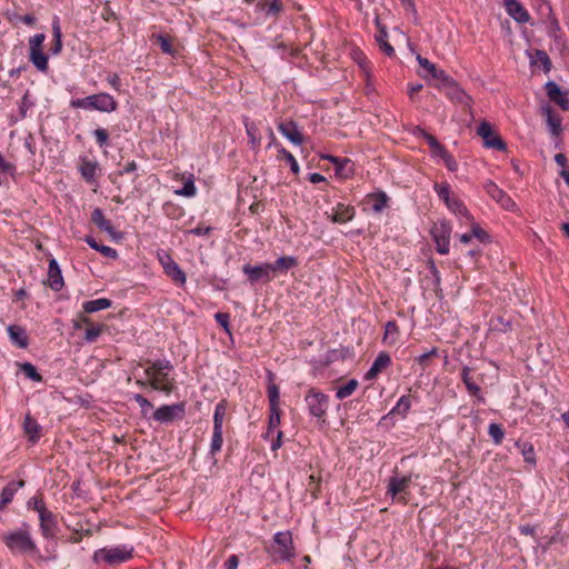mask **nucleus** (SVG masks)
<instances>
[{
    "label": "nucleus",
    "mask_w": 569,
    "mask_h": 569,
    "mask_svg": "<svg viewBox=\"0 0 569 569\" xmlns=\"http://www.w3.org/2000/svg\"><path fill=\"white\" fill-rule=\"evenodd\" d=\"M1 541L10 550L12 555H24L34 558L36 560H56L57 556L52 555L44 558L36 542L33 541L29 531V526L23 523L22 528L2 532L0 536Z\"/></svg>",
    "instance_id": "obj_1"
},
{
    "label": "nucleus",
    "mask_w": 569,
    "mask_h": 569,
    "mask_svg": "<svg viewBox=\"0 0 569 569\" xmlns=\"http://www.w3.org/2000/svg\"><path fill=\"white\" fill-rule=\"evenodd\" d=\"M148 365L144 369V375L149 378V387L153 390L161 391L170 395L173 391V378L169 372L172 370V365L169 360H147Z\"/></svg>",
    "instance_id": "obj_2"
},
{
    "label": "nucleus",
    "mask_w": 569,
    "mask_h": 569,
    "mask_svg": "<svg viewBox=\"0 0 569 569\" xmlns=\"http://www.w3.org/2000/svg\"><path fill=\"white\" fill-rule=\"evenodd\" d=\"M412 479L413 476L411 473L399 475L397 471H395V475L388 480L386 496L390 497L392 502L407 506L411 497L410 487Z\"/></svg>",
    "instance_id": "obj_3"
},
{
    "label": "nucleus",
    "mask_w": 569,
    "mask_h": 569,
    "mask_svg": "<svg viewBox=\"0 0 569 569\" xmlns=\"http://www.w3.org/2000/svg\"><path fill=\"white\" fill-rule=\"evenodd\" d=\"M133 547L128 545H119L114 547H104L93 552L94 562H106L116 566L130 560L133 557Z\"/></svg>",
    "instance_id": "obj_4"
},
{
    "label": "nucleus",
    "mask_w": 569,
    "mask_h": 569,
    "mask_svg": "<svg viewBox=\"0 0 569 569\" xmlns=\"http://www.w3.org/2000/svg\"><path fill=\"white\" fill-rule=\"evenodd\" d=\"M305 401L307 403L310 416L325 423L327 411L330 405L329 396L315 388H311L306 393Z\"/></svg>",
    "instance_id": "obj_5"
},
{
    "label": "nucleus",
    "mask_w": 569,
    "mask_h": 569,
    "mask_svg": "<svg viewBox=\"0 0 569 569\" xmlns=\"http://www.w3.org/2000/svg\"><path fill=\"white\" fill-rule=\"evenodd\" d=\"M272 552L274 561H290L295 558L292 536L289 531H279L273 536Z\"/></svg>",
    "instance_id": "obj_6"
},
{
    "label": "nucleus",
    "mask_w": 569,
    "mask_h": 569,
    "mask_svg": "<svg viewBox=\"0 0 569 569\" xmlns=\"http://www.w3.org/2000/svg\"><path fill=\"white\" fill-rule=\"evenodd\" d=\"M159 263L163 269V273L177 286L183 287L187 282V276L179 264L173 260L171 254L164 250L157 253Z\"/></svg>",
    "instance_id": "obj_7"
},
{
    "label": "nucleus",
    "mask_w": 569,
    "mask_h": 569,
    "mask_svg": "<svg viewBox=\"0 0 569 569\" xmlns=\"http://www.w3.org/2000/svg\"><path fill=\"white\" fill-rule=\"evenodd\" d=\"M186 415L184 402L163 405L153 412V419L161 423H170L174 420H182Z\"/></svg>",
    "instance_id": "obj_8"
},
{
    "label": "nucleus",
    "mask_w": 569,
    "mask_h": 569,
    "mask_svg": "<svg viewBox=\"0 0 569 569\" xmlns=\"http://www.w3.org/2000/svg\"><path fill=\"white\" fill-rule=\"evenodd\" d=\"M477 133L482 138L486 148L506 151L507 144L501 137L492 131L491 124L482 121L477 128Z\"/></svg>",
    "instance_id": "obj_9"
},
{
    "label": "nucleus",
    "mask_w": 569,
    "mask_h": 569,
    "mask_svg": "<svg viewBox=\"0 0 569 569\" xmlns=\"http://www.w3.org/2000/svg\"><path fill=\"white\" fill-rule=\"evenodd\" d=\"M269 262L252 266L247 263L242 267V272L247 276L248 281L251 284L262 281L268 283L273 280L271 270L268 268Z\"/></svg>",
    "instance_id": "obj_10"
},
{
    "label": "nucleus",
    "mask_w": 569,
    "mask_h": 569,
    "mask_svg": "<svg viewBox=\"0 0 569 569\" xmlns=\"http://www.w3.org/2000/svg\"><path fill=\"white\" fill-rule=\"evenodd\" d=\"M450 233L451 228L447 222H440L435 224L431 230L432 238L436 242L437 252L440 254H447L450 248Z\"/></svg>",
    "instance_id": "obj_11"
},
{
    "label": "nucleus",
    "mask_w": 569,
    "mask_h": 569,
    "mask_svg": "<svg viewBox=\"0 0 569 569\" xmlns=\"http://www.w3.org/2000/svg\"><path fill=\"white\" fill-rule=\"evenodd\" d=\"M390 201V198L385 191H377L368 193L362 200L363 211H371L373 213H381Z\"/></svg>",
    "instance_id": "obj_12"
},
{
    "label": "nucleus",
    "mask_w": 569,
    "mask_h": 569,
    "mask_svg": "<svg viewBox=\"0 0 569 569\" xmlns=\"http://www.w3.org/2000/svg\"><path fill=\"white\" fill-rule=\"evenodd\" d=\"M39 527L44 539H54L58 535V517L49 509L39 515Z\"/></svg>",
    "instance_id": "obj_13"
},
{
    "label": "nucleus",
    "mask_w": 569,
    "mask_h": 569,
    "mask_svg": "<svg viewBox=\"0 0 569 569\" xmlns=\"http://www.w3.org/2000/svg\"><path fill=\"white\" fill-rule=\"evenodd\" d=\"M90 220L100 231L106 232L112 240L118 241L122 238L121 233L117 231L112 222L104 217L100 208L93 209Z\"/></svg>",
    "instance_id": "obj_14"
},
{
    "label": "nucleus",
    "mask_w": 569,
    "mask_h": 569,
    "mask_svg": "<svg viewBox=\"0 0 569 569\" xmlns=\"http://www.w3.org/2000/svg\"><path fill=\"white\" fill-rule=\"evenodd\" d=\"M485 190L487 194L492 198L496 202H498L503 209L513 211L517 207L516 202L511 199L509 194H507L501 188H499L495 182L488 181L485 184Z\"/></svg>",
    "instance_id": "obj_15"
},
{
    "label": "nucleus",
    "mask_w": 569,
    "mask_h": 569,
    "mask_svg": "<svg viewBox=\"0 0 569 569\" xmlns=\"http://www.w3.org/2000/svg\"><path fill=\"white\" fill-rule=\"evenodd\" d=\"M321 159L330 161L335 166L336 176L342 180L353 176V163L349 158H340L332 154H323Z\"/></svg>",
    "instance_id": "obj_16"
},
{
    "label": "nucleus",
    "mask_w": 569,
    "mask_h": 569,
    "mask_svg": "<svg viewBox=\"0 0 569 569\" xmlns=\"http://www.w3.org/2000/svg\"><path fill=\"white\" fill-rule=\"evenodd\" d=\"M256 11L263 13L264 19L277 21L284 11V6L281 0H258Z\"/></svg>",
    "instance_id": "obj_17"
},
{
    "label": "nucleus",
    "mask_w": 569,
    "mask_h": 569,
    "mask_svg": "<svg viewBox=\"0 0 569 569\" xmlns=\"http://www.w3.org/2000/svg\"><path fill=\"white\" fill-rule=\"evenodd\" d=\"M546 92L552 102L558 104L563 111H569V91L562 90L553 81H548L546 83Z\"/></svg>",
    "instance_id": "obj_18"
},
{
    "label": "nucleus",
    "mask_w": 569,
    "mask_h": 569,
    "mask_svg": "<svg viewBox=\"0 0 569 569\" xmlns=\"http://www.w3.org/2000/svg\"><path fill=\"white\" fill-rule=\"evenodd\" d=\"M279 132L287 138L292 144L301 146L305 141L302 132L298 124L292 120L280 121L277 126Z\"/></svg>",
    "instance_id": "obj_19"
},
{
    "label": "nucleus",
    "mask_w": 569,
    "mask_h": 569,
    "mask_svg": "<svg viewBox=\"0 0 569 569\" xmlns=\"http://www.w3.org/2000/svg\"><path fill=\"white\" fill-rule=\"evenodd\" d=\"M503 6L507 13L517 22L526 23L530 20L528 10L519 0H503Z\"/></svg>",
    "instance_id": "obj_20"
},
{
    "label": "nucleus",
    "mask_w": 569,
    "mask_h": 569,
    "mask_svg": "<svg viewBox=\"0 0 569 569\" xmlns=\"http://www.w3.org/2000/svg\"><path fill=\"white\" fill-rule=\"evenodd\" d=\"M445 82L450 84V88L448 91V97L450 98V100L453 101L455 103L462 106L465 109L470 111L472 98L466 91H463L459 86H457V83L453 82L451 78L449 81H445Z\"/></svg>",
    "instance_id": "obj_21"
},
{
    "label": "nucleus",
    "mask_w": 569,
    "mask_h": 569,
    "mask_svg": "<svg viewBox=\"0 0 569 569\" xmlns=\"http://www.w3.org/2000/svg\"><path fill=\"white\" fill-rule=\"evenodd\" d=\"M46 283L53 290L60 291L63 288L64 281L61 269L54 258L49 260L48 278Z\"/></svg>",
    "instance_id": "obj_22"
},
{
    "label": "nucleus",
    "mask_w": 569,
    "mask_h": 569,
    "mask_svg": "<svg viewBox=\"0 0 569 569\" xmlns=\"http://www.w3.org/2000/svg\"><path fill=\"white\" fill-rule=\"evenodd\" d=\"M299 264V261L296 257L292 256H283L278 258L274 262H269V269L271 270L272 277L279 274H287V272L296 268Z\"/></svg>",
    "instance_id": "obj_23"
},
{
    "label": "nucleus",
    "mask_w": 569,
    "mask_h": 569,
    "mask_svg": "<svg viewBox=\"0 0 569 569\" xmlns=\"http://www.w3.org/2000/svg\"><path fill=\"white\" fill-rule=\"evenodd\" d=\"M391 365V357L382 351L375 359L372 366L365 375L366 380H375L385 369Z\"/></svg>",
    "instance_id": "obj_24"
},
{
    "label": "nucleus",
    "mask_w": 569,
    "mask_h": 569,
    "mask_svg": "<svg viewBox=\"0 0 569 569\" xmlns=\"http://www.w3.org/2000/svg\"><path fill=\"white\" fill-rule=\"evenodd\" d=\"M223 445V428L213 427L212 436L210 440L208 458L211 460L212 465H217L218 459L217 455L220 453Z\"/></svg>",
    "instance_id": "obj_25"
},
{
    "label": "nucleus",
    "mask_w": 569,
    "mask_h": 569,
    "mask_svg": "<svg viewBox=\"0 0 569 569\" xmlns=\"http://www.w3.org/2000/svg\"><path fill=\"white\" fill-rule=\"evenodd\" d=\"M412 402H419V396L417 393L401 396L396 406L391 409L390 415H397L401 418H406L410 411Z\"/></svg>",
    "instance_id": "obj_26"
},
{
    "label": "nucleus",
    "mask_w": 569,
    "mask_h": 569,
    "mask_svg": "<svg viewBox=\"0 0 569 569\" xmlns=\"http://www.w3.org/2000/svg\"><path fill=\"white\" fill-rule=\"evenodd\" d=\"M7 331L11 343L16 347L24 349L29 346V338L23 327L19 325H10L7 328Z\"/></svg>",
    "instance_id": "obj_27"
},
{
    "label": "nucleus",
    "mask_w": 569,
    "mask_h": 569,
    "mask_svg": "<svg viewBox=\"0 0 569 569\" xmlns=\"http://www.w3.org/2000/svg\"><path fill=\"white\" fill-rule=\"evenodd\" d=\"M94 100L97 102V111L111 113L118 110V101L108 92L94 93Z\"/></svg>",
    "instance_id": "obj_28"
},
{
    "label": "nucleus",
    "mask_w": 569,
    "mask_h": 569,
    "mask_svg": "<svg viewBox=\"0 0 569 569\" xmlns=\"http://www.w3.org/2000/svg\"><path fill=\"white\" fill-rule=\"evenodd\" d=\"M331 221L336 223H346L356 216L355 207L339 202L333 209Z\"/></svg>",
    "instance_id": "obj_29"
},
{
    "label": "nucleus",
    "mask_w": 569,
    "mask_h": 569,
    "mask_svg": "<svg viewBox=\"0 0 569 569\" xmlns=\"http://www.w3.org/2000/svg\"><path fill=\"white\" fill-rule=\"evenodd\" d=\"M460 375L469 395L476 397L479 401L483 402L485 398L481 393L480 387L477 385L476 380L471 376V369L469 367H463L461 369Z\"/></svg>",
    "instance_id": "obj_30"
},
{
    "label": "nucleus",
    "mask_w": 569,
    "mask_h": 569,
    "mask_svg": "<svg viewBox=\"0 0 569 569\" xmlns=\"http://www.w3.org/2000/svg\"><path fill=\"white\" fill-rule=\"evenodd\" d=\"M160 47L161 51L173 58L179 56V50L174 46V39L168 34L157 33L151 37Z\"/></svg>",
    "instance_id": "obj_31"
},
{
    "label": "nucleus",
    "mask_w": 569,
    "mask_h": 569,
    "mask_svg": "<svg viewBox=\"0 0 569 569\" xmlns=\"http://www.w3.org/2000/svg\"><path fill=\"white\" fill-rule=\"evenodd\" d=\"M542 114L546 117L550 133L555 137L560 136L562 132L561 118L549 106L542 108Z\"/></svg>",
    "instance_id": "obj_32"
},
{
    "label": "nucleus",
    "mask_w": 569,
    "mask_h": 569,
    "mask_svg": "<svg viewBox=\"0 0 569 569\" xmlns=\"http://www.w3.org/2000/svg\"><path fill=\"white\" fill-rule=\"evenodd\" d=\"M24 480L11 481L9 482L0 493V509L9 505L17 491L24 487Z\"/></svg>",
    "instance_id": "obj_33"
},
{
    "label": "nucleus",
    "mask_w": 569,
    "mask_h": 569,
    "mask_svg": "<svg viewBox=\"0 0 569 569\" xmlns=\"http://www.w3.org/2000/svg\"><path fill=\"white\" fill-rule=\"evenodd\" d=\"M417 61L419 66L423 68L433 79L441 80L443 82L450 80V77H448L443 70L438 69L436 64L430 62L427 58L418 54Z\"/></svg>",
    "instance_id": "obj_34"
},
{
    "label": "nucleus",
    "mask_w": 569,
    "mask_h": 569,
    "mask_svg": "<svg viewBox=\"0 0 569 569\" xmlns=\"http://www.w3.org/2000/svg\"><path fill=\"white\" fill-rule=\"evenodd\" d=\"M98 170V162L82 158L79 164V171L81 177L89 183L96 181Z\"/></svg>",
    "instance_id": "obj_35"
},
{
    "label": "nucleus",
    "mask_w": 569,
    "mask_h": 569,
    "mask_svg": "<svg viewBox=\"0 0 569 569\" xmlns=\"http://www.w3.org/2000/svg\"><path fill=\"white\" fill-rule=\"evenodd\" d=\"M41 426L34 418L27 415L23 421V431L31 442H37L41 437Z\"/></svg>",
    "instance_id": "obj_36"
},
{
    "label": "nucleus",
    "mask_w": 569,
    "mask_h": 569,
    "mask_svg": "<svg viewBox=\"0 0 569 569\" xmlns=\"http://www.w3.org/2000/svg\"><path fill=\"white\" fill-rule=\"evenodd\" d=\"M29 60L40 72L46 73L49 69L48 56L42 49L29 50Z\"/></svg>",
    "instance_id": "obj_37"
},
{
    "label": "nucleus",
    "mask_w": 569,
    "mask_h": 569,
    "mask_svg": "<svg viewBox=\"0 0 569 569\" xmlns=\"http://www.w3.org/2000/svg\"><path fill=\"white\" fill-rule=\"evenodd\" d=\"M400 330L396 321L391 320L385 325V333L382 342L388 346H393L399 341Z\"/></svg>",
    "instance_id": "obj_38"
},
{
    "label": "nucleus",
    "mask_w": 569,
    "mask_h": 569,
    "mask_svg": "<svg viewBox=\"0 0 569 569\" xmlns=\"http://www.w3.org/2000/svg\"><path fill=\"white\" fill-rule=\"evenodd\" d=\"M112 301L108 298H98L94 300H88L82 303V310L84 313H93L100 310L110 308Z\"/></svg>",
    "instance_id": "obj_39"
},
{
    "label": "nucleus",
    "mask_w": 569,
    "mask_h": 569,
    "mask_svg": "<svg viewBox=\"0 0 569 569\" xmlns=\"http://www.w3.org/2000/svg\"><path fill=\"white\" fill-rule=\"evenodd\" d=\"M86 243L93 250L100 252L103 257L110 258V259H117L118 252L116 249L100 244L96 241V239L91 236H87L84 238Z\"/></svg>",
    "instance_id": "obj_40"
},
{
    "label": "nucleus",
    "mask_w": 569,
    "mask_h": 569,
    "mask_svg": "<svg viewBox=\"0 0 569 569\" xmlns=\"http://www.w3.org/2000/svg\"><path fill=\"white\" fill-rule=\"evenodd\" d=\"M423 137L430 148L432 157H438L442 160L449 153L446 147L441 144L432 134L425 132Z\"/></svg>",
    "instance_id": "obj_41"
},
{
    "label": "nucleus",
    "mask_w": 569,
    "mask_h": 569,
    "mask_svg": "<svg viewBox=\"0 0 569 569\" xmlns=\"http://www.w3.org/2000/svg\"><path fill=\"white\" fill-rule=\"evenodd\" d=\"M446 207L455 214L466 217L467 219H470L469 211L467 207L463 204V202L452 194L450 199L445 203Z\"/></svg>",
    "instance_id": "obj_42"
},
{
    "label": "nucleus",
    "mask_w": 569,
    "mask_h": 569,
    "mask_svg": "<svg viewBox=\"0 0 569 569\" xmlns=\"http://www.w3.org/2000/svg\"><path fill=\"white\" fill-rule=\"evenodd\" d=\"M277 160L286 161L290 166V170L295 176H298L300 173V166L297 159L286 148H279V153H277Z\"/></svg>",
    "instance_id": "obj_43"
},
{
    "label": "nucleus",
    "mask_w": 569,
    "mask_h": 569,
    "mask_svg": "<svg viewBox=\"0 0 569 569\" xmlns=\"http://www.w3.org/2000/svg\"><path fill=\"white\" fill-rule=\"evenodd\" d=\"M70 107L73 109H83L87 111H97V102L94 100V94L84 97V98H78L72 99L70 101Z\"/></svg>",
    "instance_id": "obj_44"
},
{
    "label": "nucleus",
    "mask_w": 569,
    "mask_h": 569,
    "mask_svg": "<svg viewBox=\"0 0 569 569\" xmlns=\"http://www.w3.org/2000/svg\"><path fill=\"white\" fill-rule=\"evenodd\" d=\"M162 210L163 213L172 220H179L184 214L183 208L171 201L164 202Z\"/></svg>",
    "instance_id": "obj_45"
},
{
    "label": "nucleus",
    "mask_w": 569,
    "mask_h": 569,
    "mask_svg": "<svg viewBox=\"0 0 569 569\" xmlns=\"http://www.w3.org/2000/svg\"><path fill=\"white\" fill-rule=\"evenodd\" d=\"M17 366L28 379L34 382H41L43 380L42 376L31 362L17 363Z\"/></svg>",
    "instance_id": "obj_46"
},
{
    "label": "nucleus",
    "mask_w": 569,
    "mask_h": 569,
    "mask_svg": "<svg viewBox=\"0 0 569 569\" xmlns=\"http://www.w3.org/2000/svg\"><path fill=\"white\" fill-rule=\"evenodd\" d=\"M106 329L107 326L104 323H94L86 328L83 339L90 343L96 342Z\"/></svg>",
    "instance_id": "obj_47"
},
{
    "label": "nucleus",
    "mask_w": 569,
    "mask_h": 569,
    "mask_svg": "<svg viewBox=\"0 0 569 569\" xmlns=\"http://www.w3.org/2000/svg\"><path fill=\"white\" fill-rule=\"evenodd\" d=\"M227 413V401L223 399L219 401L213 411V427L223 428V420Z\"/></svg>",
    "instance_id": "obj_48"
},
{
    "label": "nucleus",
    "mask_w": 569,
    "mask_h": 569,
    "mask_svg": "<svg viewBox=\"0 0 569 569\" xmlns=\"http://www.w3.org/2000/svg\"><path fill=\"white\" fill-rule=\"evenodd\" d=\"M27 507L30 510L37 511L38 515L42 512V510H47V506L44 503V497L42 492L36 493L33 497H31L28 502Z\"/></svg>",
    "instance_id": "obj_49"
},
{
    "label": "nucleus",
    "mask_w": 569,
    "mask_h": 569,
    "mask_svg": "<svg viewBox=\"0 0 569 569\" xmlns=\"http://www.w3.org/2000/svg\"><path fill=\"white\" fill-rule=\"evenodd\" d=\"M269 409H280V391L276 383H269L267 388Z\"/></svg>",
    "instance_id": "obj_50"
},
{
    "label": "nucleus",
    "mask_w": 569,
    "mask_h": 569,
    "mask_svg": "<svg viewBox=\"0 0 569 569\" xmlns=\"http://www.w3.org/2000/svg\"><path fill=\"white\" fill-rule=\"evenodd\" d=\"M357 388H358V381L355 379H351L347 383H345L343 386H340L337 389L336 397L340 400L346 399V398L350 397L356 391Z\"/></svg>",
    "instance_id": "obj_51"
},
{
    "label": "nucleus",
    "mask_w": 569,
    "mask_h": 569,
    "mask_svg": "<svg viewBox=\"0 0 569 569\" xmlns=\"http://www.w3.org/2000/svg\"><path fill=\"white\" fill-rule=\"evenodd\" d=\"M433 190L442 200L445 203L450 199V197L453 194L450 188V184L448 182H435L433 183Z\"/></svg>",
    "instance_id": "obj_52"
},
{
    "label": "nucleus",
    "mask_w": 569,
    "mask_h": 569,
    "mask_svg": "<svg viewBox=\"0 0 569 569\" xmlns=\"http://www.w3.org/2000/svg\"><path fill=\"white\" fill-rule=\"evenodd\" d=\"M87 315L88 313H84L83 311L82 313L77 315V317L72 320V326L74 330H86V328H89L92 325H94L92 319L89 318Z\"/></svg>",
    "instance_id": "obj_53"
},
{
    "label": "nucleus",
    "mask_w": 569,
    "mask_h": 569,
    "mask_svg": "<svg viewBox=\"0 0 569 569\" xmlns=\"http://www.w3.org/2000/svg\"><path fill=\"white\" fill-rule=\"evenodd\" d=\"M517 446L520 448L525 461L528 463L535 465L536 463V452H535V448H533L532 443L523 442V443H517Z\"/></svg>",
    "instance_id": "obj_54"
},
{
    "label": "nucleus",
    "mask_w": 569,
    "mask_h": 569,
    "mask_svg": "<svg viewBox=\"0 0 569 569\" xmlns=\"http://www.w3.org/2000/svg\"><path fill=\"white\" fill-rule=\"evenodd\" d=\"M533 63L535 64H539L543 68V71L545 72H548L550 71L551 69V61H550V58L549 56L542 51V50H537L536 53H535V57H533Z\"/></svg>",
    "instance_id": "obj_55"
},
{
    "label": "nucleus",
    "mask_w": 569,
    "mask_h": 569,
    "mask_svg": "<svg viewBox=\"0 0 569 569\" xmlns=\"http://www.w3.org/2000/svg\"><path fill=\"white\" fill-rule=\"evenodd\" d=\"M488 435L492 438L496 445H500L505 438V430L498 423H490Z\"/></svg>",
    "instance_id": "obj_56"
},
{
    "label": "nucleus",
    "mask_w": 569,
    "mask_h": 569,
    "mask_svg": "<svg viewBox=\"0 0 569 569\" xmlns=\"http://www.w3.org/2000/svg\"><path fill=\"white\" fill-rule=\"evenodd\" d=\"M387 32L381 31L379 36H377V41L379 43L380 50L388 57L395 56L393 47L386 40Z\"/></svg>",
    "instance_id": "obj_57"
},
{
    "label": "nucleus",
    "mask_w": 569,
    "mask_h": 569,
    "mask_svg": "<svg viewBox=\"0 0 569 569\" xmlns=\"http://www.w3.org/2000/svg\"><path fill=\"white\" fill-rule=\"evenodd\" d=\"M174 193L178 196H183V197H188V198L194 197L197 194V188L194 186L193 179L189 178L184 182L183 187L179 190H176Z\"/></svg>",
    "instance_id": "obj_58"
},
{
    "label": "nucleus",
    "mask_w": 569,
    "mask_h": 569,
    "mask_svg": "<svg viewBox=\"0 0 569 569\" xmlns=\"http://www.w3.org/2000/svg\"><path fill=\"white\" fill-rule=\"evenodd\" d=\"M281 409H269L268 427L276 430L281 423Z\"/></svg>",
    "instance_id": "obj_59"
},
{
    "label": "nucleus",
    "mask_w": 569,
    "mask_h": 569,
    "mask_svg": "<svg viewBox=\"0 0 569 569\" xmlns=\"http://www.w3.org/2000/svg\"><path fill=\"white\" fill-rule=\"evenodd\" d=\"M93 137L96 139L97 144L100 148L107 147L109 144V133L103 128H98L93 131Z\"/></svg>",
    "instance_id": "obj_60"
},
{
    "label": "nucleus",
    "mask_w": 569,
    "mask_h": 569,
    "mask_svg": "<svg viewBox=\"0 0 569 569\" xmlns=\"http://www.w3.org/2000/svg\"><path fill=\"white\" fill-rule=\"evenodd\" d=\"M214 319L219 326L223 328L227 333H230V315L227 312H217Z\"/></svg>",
    "instance_id": "obj_61"
},
{
    "label": "nucleus",
    "mask_w": 569,
    "mask_h": 569,
    "mask_svg": "<svg viewBox=\"0 0 569 569\" xmlns=\"http://www.w3.org/2000/svg\"><path fill=\"white\" fill-rule=\"evenodd\" d=\"M0 173H7L11 177L16 174V166L4 159L0 152Z\"/></svg>",
    "instance_id": "obj_62"
},
{
    "label": "nucleus",
    "mask_w": 569,
    "mask_h": 569,
    "mask_svg": "<svg viewBox=\"0 0 569 569\" xmlns=\"http://www.w3.org/2000/svg\"><path fill=\"white\" fill-rule=\"evenodd\" d=\"M46 40L44 33H37L29 39V50L42 49L43 42Z\"/></svg>",
    "instance_id": "obj_63"
},
{
    "label": "nucleus",
    "mask_w": 569,
    "mask_h": 569,
    "mask_svg": "<svg viewBox=\"0 0 569 569\" xmlns=\"http://www.w3.org/2000/svg\"><path fill=\"white\" fill-rule=\"evenodd\" d=\"M438 355V348H432L430 351L420 355L416 360L417 362L422 367L426 368L429 363V360L432 357H436Z\"/></svg>",
    "instance_id": "obj_64"
}]
</instances>
